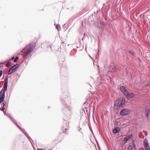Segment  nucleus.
<instances>
[{
    "mask_svg": "<svg viewBox=\"0 0 150 150\" xmlns=\"http://www.w3.org/2000/svg\"><path fill=\"white\" fill-rule=\"evenodd\" d=\"M3 74V71L2 70L0 71V78L1 77Z\"/></svg>",
    "mask_w": 150,
    "mask_h": 150,
    "instance_id": "nucleus-25",
    "label": "nucleus"
},
{
    "mask_svg": "<svg viewBox=\"0 0 150 150\" xmlns=\"http://www.w3.org/2000/svg\"><path fill=\"white\" fill-rule=\"evenodd\" d=\"M145 86H146L147 87V86H149L150 85L149 84H147Z\"/></svg>",
    "mask_w": 150,
    "mask_h": 150,
    "instance_id": "nucleus-30",
    "label": "nucleus"
},
{
    "mask_svg": "<svg viewBox=\"0 0 150 150\" xmlns=\"http://www.w3.org/2000/svg\"><path fill=\"white\" fill-rule=\"evenodd\" d=\"M7 85H8V81L6 79L5 80V82L4 84V86L3 89L2 90H3L4 91H6L7 89Z\"/></svg>",
    "mask_w": 150,
    "mask_h": 150,
    "instance_id": "nucleus-10",
    "label": "nucleus"
},
{
    "mask_svg": "<svg viewBox=\"0 0 150 150\" xmlns=\"http://www.w3.org/2000/svg\"><path fill=\"white\" fill-rule=\"evenodd\" d=\"M145 150H150V147L147 148H146L145 149Z\"/></svg>",
    "mask_w": 150,
    "mask_h": 150,
    "instance_id": "nucleus-27",
    "label": "nucleus"
},
{
    "mask_svg": "<svg viewBox=\"0 0 150 150\" xmlns=\"http://www.w3.org/2000/svg\"><path fill=\"white\" fill-rule=\"evenodd\" d=\"M124 96L128 99L132 98H134V96L133 93H129L128 91L126 92Z\"/></svg>",
    "mask_w": 150,
    "mask_h": 150,
    "instance_id": "nucleus-7",
    "label": "nucleus"
},
{
    "mask_svg": "<svg viewBox=\"0 0 150 150\" xmlns=\"http://www.w3.org/2000/svg\"><path fill=\"white\" fill-rule=\"evenodd\" d=\"M125 99L124 97H120L117 100L114 104L115 108L117 109L123 106L125 103Z\"/></svg>",
    "mask_w": 150,
    "mask_h": 150,
    "instance_id": "nucleus-2",
    "label": "nucleus"
},
{
    "mask_svg": "<svg viewBox=\"0 0 150 150\" xmlns=\"http://www.w3.org/2000/svg\"><path fill=\"white\" fill-rule=\"evenodd\" d=\"M132 137V134L126 136L123 139V140L125 142V143H127V141Z\"/></svg>",
    "mask_w": 150,
    "mask_h": 150,
    "instance_id": "nucleus-12",
    "label": "nucleus"
},
{
    "mask_svg": "<svg viewBox=\"0 0 150 150\" xmlns=\"http://www.w3.org/2000/svg\"><path fill=\"white\" fill-rule=\"evenodd\" d=\"M11 118L14 123L17 125V127L21 130L24 133L26 137L28 138V134L26 132L25 130L24 129L23 130L21 127H19V126L17 125L16 120L13 118L11 117Z\"/></svg>",
    "mask_w": 150,
    "mask_h": 150,
    "instance_id": "nucleus-8",
    "label": "nucleus"
},
{
    "mask_svg": "<svg viewBox=\"0 0 150 150\" xmlns=\"http://www.w3.org/2000/svg\"><path fill=\"white\" fill-rule=\"evenodd\" d=\"M120 90L124 95H125L127 91L125 87L123 86H122L120 87Z\"/></svg>",
    "mask_w": 150,
    "mask_h": 150,
    "instance_id": "nucleus-11",
    "label": "nucleus"
},
{
    "mask_svg": "<svg viewBox=\"0 0 150 150\" xmlns=\"http://www.w3.org/2000/svg\"><path fill=\"white\" fill-rule=\"evenodd\" d=\"M133 145L129 146L127 147V150H132L133 149H135L136 148L134 142H133Z\"/></svg>",
    "mask_w": 150,
    "mask_h": 150,
    "instance_id": "nucleus-16",
    "label": "nucleus"
},
{
    "mask_svg": "<svg viewBox=\"0 0 150 150\" xmlns=\"http://www.w3.org/2000/svg\"><path fill=\"white\" fill-rule=\"evenodd\" d=\"M0 64H1V63H0Z\"/></svg>",
    "mask_w": 150,
    "mask_h": 150,
    "instance_id": "nucleus-36",
    "label": "nucleus"
},
{
    "mask_svg": "<svg viewBox=\"0 0 150 150\" xmlns=\"http://www.w3.org/2000/svg\"><path fill=\"white\" fill-rule=\"evenodd\" d=\"M81 128H80V129H79V130H78V131H79V132H80V130H81Z\"/></svg>",
    "mask_w": 150,
    "mask_h": 150,
    "instance_id": "nucleus-31",
    "label": "nucleus"
},
{
    "mask_svg": "<svg viewBox=\"0 0 150 150\" xmlns=\"http://www.w3.org/2000/svg\"><path fill=\"white\" fill-rule=\"evenodd\" d=\"M129 53H130L133 56H134V53L133 52H132V51H129Z\"/></svg>",
    "mask_w": 150,
    "mask_h": 150,
    "instance_id": "nucleus-24",
    "label": "nucleus"
},
{
    "mask_svg": "<svg viewBox=\"0 0 150 150\" xmlns=\"http://www.w3.org/2000/svg\"><path fill=\"white\" fill-rule=\"evenodd\" d=\"M35 43H32L28 46L26 49H25V48L23 49L21 52L23 53V56L26 57L32 52L35 48Z\"/></svg>",
    "mask_w": 150,
    "mask_h": 150,
    "instance_id": "nucleus-1",
    "label": "nucleus"
},
{
    "mask_svg": "<svg viewBox=\"0 0 150 150\" xmlns=\"http://www.w3.org/2000/svg\"><path fill=\"white\" fill-rule=\"evenodd\" d=\"M4 112V114H6V112Z\"/></svg>",
    "mask_w": 150,
    "mask_h": 150,
    "instance_id": "nucleus-32",
    "label": "nucleus"
},
{
    "mask_svg": "<svg viewBox=\"0 0 150 150\" xmlns=\"http://www.w3.org/2000/svg\"><path fill=\"white\" fill-rule=\"evenodd\" d=\"M5 98V91L1 90L0 93V98L4 99Z\"/></svg>",
    "mask_w": 150,
    "mask_h": 150,
    "instance_id": "nucleus-14",
    "label": "nucleus"
},
{
    "mask_svg": "<svg viewBox=\"0 0 150 150\" xmlns=\"http://www.w3.org/2000/svg\"><path fill=\"white\" fill-rule=\"evenodd\" d=\"M64 114L68 117H69L71 115V112L70 110L67 108H64L62 110Z\"/></svg>",
    "mask_w": 150,
    "mask_h": 150,
    "instance_id": "nucleus-4",
    "label": "nucleus"
},
{
    "mask_svg": "<svg viewBox=\"0 0 150 150\" xmlns=\"http://www.w3.org/2000/svg\"><path fill=\"white\" fill-rule=\"evenodd\" d=\"M120 129L117 127H115L112 130V132L115 134H117L119 132Z\"/></svg>",
    "mask_w": 150,
    "mask_h": 150,
    "instance_id": "nucleus-17",
    "label": "nucleus"
},
{
    "mask_svg": "<svg viewBox=\"0 0 150 150\" xmlns=\"http://www.w3.org/2000/svg\"><path fill=\"white\" fill-rule=\"evenodd\" d=\"M4 64V63H2V64Z\"/></svg>",
    "mask_w": 150,
    "mask_h": 150,
    "instance_id": "nucleus-35",
    "label": "nucleus"
},
{
    "mask_svg": "<svg viewBox=\"0 0 150 150\" xmlns=\"http://www.w3.org/2000/svg\"><path fill=\"white\" fill-rule=\"evenodd\" d=\"M143 144L144 145V149L146 148H147L148 147H149L148 143V142L147 140L146 139H144V140Z\"/></svg>",
    "mask_w": 150,
    "mask_h": 150,
    "instance_id": "nucleus-13",
    "label": "nucleus"
},
{
    "mask_svg": "<svg viewBox=\"0 0 150 150\" xmlns=\"http://www.w3.org/2000/svg\"><path fill=\"white\" fill-rule=\"evenodd\" d=\"M1 108H0V110H1Z\"/></svg>",
    "mask_w": 150,
    "mask_h": 150,
    "instance_id": "nucleus-34",
    "label": "nucleus"
},
{
    "mask_svg": "<svg viewBox=\"0 0 150 150\" xmlns=\"http://www.w3.org/2000/svg\"><path fill=\"white\" fill-rule=\"evenodd\" d=\"M59 26V25H57L56 26V28L58 30H59V29H58V26Z\"/></svg>",
    "mask_w": 150,
    "mask_h": 150,
    "instance_id": "nucleus-28",
    "label": "nucleus"
},
{
    "mask_svg": "<svg viewBox=\"0 0 150 150\" xmlns=\"http://www.w3.org/2000/svg\"><path fill=\"white\" fill-rule=\"evenodd\" d=\"M69 125L68 122L67 121L64 120L63 122V125L62 129L63 130H67V127H68Z\"/></svg>",
    "mask_w": 150,
    "mask_h": 150,
    "instance_id": "nucleus-9",
    "label": "nucleus"
},
{
    "mask_svg": "<svg viewBox=\"0 0 150 150\" xmlns=\"http://www.w3.org/2000/svg\"><path fill=\"white\" fill-rule=\"evenodd\" d=\"M129 113V111L128 109H124L121 111L120 114L122 116H125L128 114Z\"/></svg>",
    "mask_w": 150,
    "mask_h": 150,
    "instance_id": "nucleus-6",
    "label": "nucleus"
},
{
    "mask_svg": "<svg viewBox=\"0 0 150 150\" xmlns=\"http://www.w3.org/2000/svg\"><path fill=\"white\" fill-rule=\"evenodd\" d=\"M62 43H64V42H62Z\"/></svg>",
    "mask_w": 150,
    "mask_h": 150,
    "instance_id": "nucleus-33",
    "label": "nucleus"
},
{
    "mask_svg": "<svg viewBox=\"0 0 150 150\" xmlns=\"http://www.w3.org/2000/svg\"><path fill=\"white\" fill-rule=\"evenodd\" d=\"M4 99L0 98V103H1L4 100Z\"/></svg>",
    "mask_w": 150,
    "mask_h": 150,
    "instance_id": "nucleus-26",
    "label": "nucleus"
},
{
    "mask_svg": "<svg viewBox=\"0 0 150 150\" xmlns=\"http://www.w3.org/2000/svg\"><path fill=\"white\" fill-rule=\"evenodd\" d=\"M109 68L110 72H114L116 71V69L114 66H110Z\"/></svg>",
    "mask_w": 150,
    "mask_h": 150,
    "instance_id": "nucleus-15",
    "label": "nucleus"
},
{
    "mask_svg": "<svg viewBox=\"0 0 150 150\" xmlns=\"http://www.w3.org/2000/svg\"><path fill=\"white\" fill-rule=\"evenodd\" d=\"M96 25L97 28L100 30L101 31H103L104 29L105 25L104 23L101 22L98 23V24Z\"/></svg>",
    "mask_w": 150,
    "mask_h": 150,
    "instance_id": "nucleus-3",
    "label": "nucleus"
},
{
    "mask_svg": "<svg viewBox=\"0 0 150 150\" xmlns=\"http://www.w3.org/2000/svg\"><path fill=\"white\" fill-rule=\"evenodd\" d=\"M149 112H150V110H149V109H148L145 110V113L146 114V116L147 117H148L149 114Z\"/></svg>",
    "mask_w": 150,
    "mask_h": 150,
    "instance_id": "nucleus-21",
    "label": "nucleus"
},
{
    "mask_svg": "<svg viewBox=\"0 0 150 150\" xmlns=\"http://www.w3.org/2000/svg\"><path fill=\"white\" fill-rule=\"evenodd\" d=\"M19 65L18 64H16L13 66L10 69H11L13 72H14L18 67Z\"/></svg>",
    "mask_w": 150,
    "mask_h": 150,
    "instance_id": "nucleus-19",
    "label": "nucleus"
},
{
    "mask_svg": "<svg viewBox=\"0 0 150 150\" xmlns=\"http://www.w3.org/2000/svg\"><path fill=\"white\" fill-rule=\"evenodd\" d=\"M63 104L67 106H70L71 104V99L69 98H66L64 99V102H63Z\"/></svg>",
    "mask_w": 150,
    "mask_h": 150,
    "instance_id": "nucleus-5",
    "label": "nucleus"
},
{
    "mask_svg": "<svg viewBox=\"0 0 150 150\" xmlns=\"http://www.w3.org/2000/svg\"><path fill=\"white\" fill-rule=\"evenodd\" d=\"M19 59V57H16L14 59V62H16L17 61V60Z\"/></svg>",
    "mask_w": 150,
    "mask_h": 150,
    "instance_id": "nucleus-23",
    "label": "nucleus"
},
{
    "mask_svg": "<svg viewBox=\"0 0 150 150\" xmlns=\"http://www.w3.org/2000/svg\"><path fill=\"white\" fill-rule=\"evenodd\" d=\"M47 48L50 47V49H51V46H50V45L47 46Z\"/></svg>",
    "mask_w": 150,
    "mask_h": 150,
    "instance_id": "nucleus-29",
    "label": "nucleus"
},
{
    "mask_svg": "<svg viewBox=\"0 0 150 150\" xmlns=\"http://www.w3.org/2000/svg\"><path fill=\"white\" fill-rule=\"evenodd\" d=\"M14 59H15L14 57H13L11 59L8 60H7V62H6V66H9L10 65V64L11 63V62H10L11 61V60H14Z\"/></svg>",
    "mask_w": 150,
    "mask_h": 150,
    "instance_id": "nucleus-18",
    "label": "nucleus"
},
{
    "mask_svg": "<svg viewBox=\"0 0 150 150\" xmlns=\"http://www.w3.org/2000/svg\"><path fill=\"white\" fill-rule=\"evenodd\" d=\"M13 72V71H12L11 69H10L8 70V75H10Z\"/></svg>",
    "mask_w": 150,
    "mask_h": 150,
    "instance_id": "nucleus-22",
    "label": "nucleus"
},
{
    "mask_svg": "<svg viewBox=\"0 0 150 150\" xmlns=\"http://www.w3.org/2000/svg\"><path fill=\"white\" fill-rule=\"evenodd\" d=\"M6 103V102H3L2 104L1 105V107H2V108H1V110L3 111V112L4 111V110L6 108V106L5 104Z\"/></svg>",
    "mask_w": 150,
    "mask_h": 150,
    "instance_id": "nucleus-20",
    "label": "nucleus"
}]
</instances>
